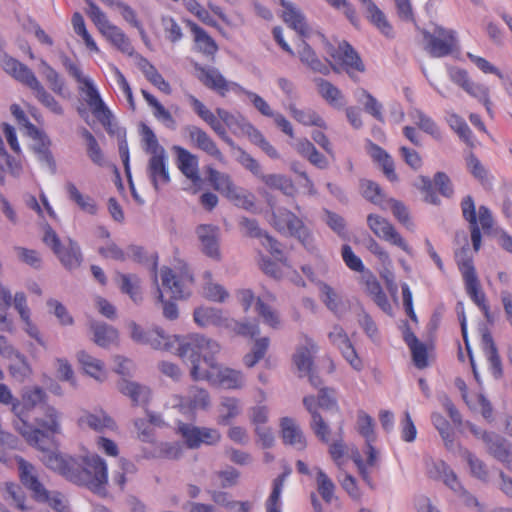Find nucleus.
Returning <instances> with one entry per match:
<instances>
[{
    "mask_svg": "<svg viewBox=\"0 0 512 512\" xmlns=\"http://www.w3.org/2000/svg\"><path fill=\"white\" fill-rule=\"evenodd\" d=\"M219 352L220 345L216 341L199 334L187 336L179 348V356L191 365L193 380H205L224 389H241L245 385L244 374L218 364L215 356Z\"/></svg>",
    "mask_w": 512,
    "mask_h": 512,
    "instance_id": "f257e3e1",
    "label": "nucleus"
},
{
    "mask_svg": "<svg viewBox=\"0 0 512 512\" xmlns=\"http://www.w3.org/2000/svg\"><path fill=\"white\" fill-rule=\"evenodd\" d=\"M44 465L67 480L86 486L92 492L104 494L108 484V467L105 460L98 454H87L80 457L62 455L58 452H48L42 455Z\"/></svg>",
    "mask_w": 512,
    "mask_h": 512,
    "instance_id": "f03ea898",
    "label": "nucleus"
},
{
    "mask_svg": "<svg viewBox=\"0 0 512 512\" xmlns=\"http://www.w3.org/2000/svg\"><path fill=\"white\" fill-rule=\"evenodd\" d=\"M61 416L62 414L55 407L46 405L44 417L36 419L38 428L23 421V427H18V431L30 445L42 451L43 455L54 452L52 450L56 446L54 436L62 432Z\"/></svg>",
    "mask_w": 512,
    "mask_h": 512,
    "instance_id": "7ed1b4c3",
    "label": "nucleus"
},
{
    "mask_svg": "<svg viewBox=\"0 0 512 512\" xmlns=\"http://www.w3.org/2000/svg\"><path fill=\"white\" fill-rule=\"evenodd\" d=\"M1 65L6 73L30 88L37 101L49 112L58 116L64 114V109L59 101L45 89L27 65L8 55L3 56Z\"/></svg>",
    "mask_w": 512,
    "mask_h": 512,
    "instance_id": "20e7f679",
    "label": "nucleus"
},
{
    "mask_svg": "<svg viewBox=\"0 0 512 512\" xmlns=\"http://www.w3.org/2000/svg\"><path fill=\"white\" fill-rule=\"evenodd\" d=\"M196 76L207 88L217 92L224 97L230 90L246 95L255 109L263 116L272 118L276 112L273 111L267 101L255 92L249 91L237 83L228 82L223 75L214 68H206L199 63H194Z\"/></svg>",
    "mask_w": 512,
    "mask_h": 512,
    "instance_id": "39448f33",
    "label": "nucleus"
},
{
    "mask_svg": "<svg viewBox=\"0 0 512 512\" xmlns=\"http://www.w3.org/2000/svg\"><path fill=\"white\" fill-rule=\"evenodd\" d=\"M64 66L69 75L78 83L79 93L90 108L93 116L101 123V125L109 130L112 126V113L103 101L93 80L85 76L80 67L72 62L69 58L64 61Z\"/></svg>",
    "mask_w": 512,
    "mask_h": 512,
    "instance_id": "423d86ee",
    "label": "nucleus"
},
{
    "mask_svg": "<svg viewBox=\"0 0 512 512\" xmlns=\"http://www.w3.org/2000/svg\"><path fill=\"white\" fill-rule=\"evenodd\" d=\"M205 173L210 186L235 206L245 210H252L255 207L254 194L238 187L228 173L221 172L210 165L205 167Z\"/></svg>",
    "mask_w": 512,
    "mask_h": 512,
    "instance_id": "0eeeda50",
    "label": "nucleus"
},
{
    "mask_svg": "<svg viewBox=\"0 0 512 512\" xmlns=\"http://www.w3.org/2000/svg\"><path fill=\"white\" fill-rule=\"evenodd\" d=\"M455 260L462 275L467 295L483 312L485 317L488 318L490 307L486 295L481 288L468 244L456 251Z\"/></svg>",
    "mask_w": 512,
    "mask_h": 512,
    "instance_id": "6e6552de",
    "label": "nucleus"
},
{
    "mask_svg": "<svg viewBox=\"0 0 512 512\" xmlns=\"http://www.w3.org/2000/svg\"><path fill=\"white\" fill-rule=\"evenodd\" d=\"M162 288L158 289L159 300L163 303V314L169 320L178 317V308L174 302L164 301V293L173 300L183 299L190 295L188 283L193 281L189 275H177L171 268L161 270Z\"/></svg>",
    "mask_w": 512,
    "mask_h": 512,
    "instance_id": "1a4fd4ad",
    "label": "nucleus"
},
{
    "mask_svg": "<svg viewBox=\"0 0 512 512\" xmlns=\"http://www.w3.org/2000/svg\"><path fill=\"white\" fill-rule=\"evenodd\" d=\"M270 224L278 232H288L290 236L297 238L308 251L316 249L311 231L303 220L288 209L280 208L272 213Z\"/></svg>",
    "mask_w": 512,
    "mask_h": 512,
    "instance_id": "9d476101",
    "label": "nucleus"
},
{
    "mask_svg": "<svg viewBox=\"0 0 512 512\" xmlns=\"http://www.w3.org/2000/svg\"><path fill=\"white\" fill-rule=\"evenodd\" d=\"M326 53L330 57V69L345 71L350 78L355 79L356 73L365 71V64L359 53L346 40L338 42L337 45L327 44Z\"/></svg>",
    "mask_w": 512,
    "mask_h": 512,
    "instance_id": "9b49d317",
    "label": "nucleus"
},
{
    "mask_svg": "<svg viewBox=\"0 0 512 512\" xmlns=\"http://www.w3.org/2000/svg\"><path fill=\"white\" fill-rule=\"evenodd\" d=\"M43 242L52 249L66 269L73 270L81 265L83 257L77 242L68 239L61 243L57 233L49 225L45 227Z\"/></svg>",
    "mask_w": 512,
    "mask_h": 512,
    "instance_id": "f8f14e48",
    "label": "nucleus"
},
{
    "mask_svg": "<svg viewBox=\"0 0 512 512\" xmlns=\"http://www.w3.org/2000/svg\"><path fill=\"white\" fill-rule=\"evenodd\" d=\"M424 49L435 58H441L452 54L458 49L456 32L440 26L432 32L423 31Z\"/></svg>",
    "mask_w": 512,
    "mask_h": 512,
    "instance_id": "ddd939ff",
    "label": "nucleus"
},
{
    "mask_svg": "<svg viewBox=\"0 0 512 512\" xmlns=\"http://www.w3.org/2000/svg\"><path fill=\"white\" fill-rule=\"evenodd\" d=\"M131 337L139 343L149 344L154 349L167 350L176 349L179 355L180 345L187 339V337H179L176 335H166L162 329L155 328L149 331H144L136 323L130 324Z\"/></svg>",
    "mask_w": 512,
    "mask_h": 512,
    "instance_id": "4468645a",
    "label": "nucleus"
},
{
    "mask_svg": "<svg viewBox=\"0 0 512 512\" xmlns=\"http://www.w3.org/2000/svg\"><path fill=\"white\" fill-rule=\"evenodd\" d=\"M177 433L190 449H197L201 445L213 446L221 440V433L215 428L198 427L182 421L177 422Z\"/></svg>",
    "mask_w": 512,
    "mask_h": 512,
    "instance_id": "2eb2a0df",
    "label": "nucleus"
},
{
    "mask_svg": "<svg viewBox=\"0 0 512 512\" xmlns=\"http://www.w3.org/2000/svg\"><path fill=\"white\" fill-rule=\"evenodd\" d=\"M427 473L430 478L443 480L449 488L458 493L466 506H479L478 500L462 487L457 475L444 461L432 462L427 468Z\"/></svg>",
    "mask_w": 512,
    "mask_h": 512,
    "instance_id": "dca6fc26",
    "label": "nucleus"
},
{
    "mask_svg": "<svg viewBox=\"0 0 512 512\" xmlns=\"http://www.w3.org/2000/svg\"><path fill=\"white\" fill-rule=\"evenodd\" d=\"M367 225L376 237L399 247L408 255H412V248L389 220L378 214H369Z\"/></svg>",
    "mask_w": 512,
    "mask_h": 512,
    "instance_id": "f3484780",
    "label": "nucleus"
},
{
    "mask_svg": "<svg viewBox=\"0 0 512 512\" xmlns=\"http://www.w3.org/2000/svg\"><path fill=\"white\" fill-rule=\"evenodd\" d=\"M216 114L235 135H245L258 147L266 140L262 132L241 114H232L223 108H217Z\"/></svg>",
    "mask_w": 512,
    "mask_h": 512,
    "instance_id": "a211bd4d",
    "label": "nucleus"
},
{
    "mask_svg": "<svg viewBox=\"0 0 512 512\" xmlns=\"http://www.w3.org/2000/svg\"><path fill=\"white\" fill-rule=\"evenodd\" d=\"M172 150L175 153V164L177 168L191 182L192 193H198L202 184L198 157L179 145H174Z\"/></svg>",
    "mask_w": 512,
    "mask_h": 512,
    "instance_id": "6ab92c4d",
    "label": "nucleus"
},
{
    "mask_svg": "<svg viewBox=\"0 0 512 512\" xmlns=\"http://www.w3.org/2000/svg\"><path fill=\"white\" fill-rule=\"evenodd\" d=\"M471 433L477 438L483 441L486 446L488 453L495 459L507 465L510 468L511 462V449L507 444V441L493 432H486L476 427L474 424H467Z\"/></svg>",
    "mask_w": 512,
    "mask_h": 512,
    "instance_id": "aec40b11",
    "label": "nucleus"
},
{
    "mask_svg": "<svg viewBox=\"0 0 512 512\" xmlns=\"http://www.w3.org/2000/svg\"><path fill=\"white\" fill-rule=\"evenodd\" d=\"M19 479L36 501H47L49 492L40 481L39 473L34 465L22 457H16Z\"/></svg>",
    "mask_w": 512,
    "mask_h": 512,
    "instance_id": "412c9836",
    "label": "nucleus"
},
{
    "mask_svg": "<svg viewBox=\"0 0 512 512\" xmlns=\"http://www.w3.org/2000/svg\"><path fill=\"white\" fill-rule=\"evenodd\" d=\"M76 425L80 431L103 433L105 430H115L116 422L103 409L93 411L83 409L77 417Z\"/></svg>",
    "mask_w": 512,
    "mask_h": 512,
    "instance_id": "4be33fe9",
    "label": "nucleus"
},
{
    "mask_svg": "<svg viewBox=\"0 0 512 512\" xmlns=\"http://www.w3.org/2000/svg\"><path fill=\"white\" fill-rule=\"evenodd\" d=\"M176 400L179 411L192 416L197 410H206L211 404L209 392L198 386H191L186 396H176Z\"/></svg>",
    "mask_w": 512,
    "mask_h": 512,
    "instance_id": "5701e85b",
    "label": "nucleus"
},
{
    "mask_svg": "<svg viewBox=\"0 0 512 512\" xmlns=\"http://www.w3.org/2000/svg\"><path fill=\"white\" fill-rule=\"evenodd\" d=\"M47 394L41 387L34 386L27 389L21 397V401L15 400L13 403L12 411L19 418L21 424H16L18 427H23L24 418L28 417V412L36 406L46 402Z\"/></svg>",
    "mask_w": 512,
    "mask_h": 512,
    "instance_id": "b1692460",
    "label": "nucleus"
},
{
    "mask_svg": "<svg viewBox=\"0 0 512 512\" xmlns=\"http://www.w3.org/2000/svg\"><path fill=\"white\" fill-rule=\"evenodd\" d=\"M186 131L192 145L213 157L220 163H225V156L218 148L216 142L202 128L191 125L186 127Z\"/></svg>",
    "mask_w": 512,
    "mask_h": 512,
    "instance_id": "393cba45",
    "label": "nucleus"
},
{
    "mask_svg": "<svg viewBox=\"0 0 512 512\" xmlns=\"http://www.w3.org/2000/svg\"><path fill=\"white\" fill-rule=\"evenodd\" d=\"M146 170L148 178L156 191H160L171 181L166 153L149 157Z\"/></svg>",
    "mask_w": 512,
    "mask_h": 512,
    "instance_id": "a878e982",
    "label": "nucleus"
},
{
    "mask_svg": "<svg viewBox=\"0 0 512 512\" xmlns=\"http://www.w3.org/2000/svg\"><path fill=\"white\" fill-rule=\"evenodd\" d=\"M202 251L208 257L219 260V228L211 224H201L196 228Z\"/></svg>",
    "mask_w": 512,
    "mask_h": 512,
    "instance_id": "bb28decb",
    "label": "nucleus"
},
{
    "mask_svg": "<svg viewBox=\"0 0 512 512\" xmlns=\"http://www.w3.org/2000/svg\"><path fill=\"white\" fill-rule=\"evenodd\" d=\"M280 433L285 445H290L299 451L306 448L307 442L305 436L294 419L283 417L280 420Z\"/></svg>",
    "mask_w": 512,
    "mask_h": 512,
    "instance_id": "cd10ccee",
    "label": "nucleus"
},
{
    "mask_svg": "<svg viewBox=\"0 0 512 512\" xmlns=\"http://www.w3.org/2000/svg\"><path fill=\"white\" fill-rule=\"evenodd\" d=\"M367 152L372 160L378 164L385 177L392 183L398 181V175L395 171V164L392 157L379 145L368 141Z\"/></svg>",
    "mask_w": 512,
    "mask_h": 512,
    "instance_id": "c85d7f7f",
    "label": "nucleus"
},
{
    "mask_svg": "<svg viewBox=\"0 0 512 512\" xmlns=\"http://www.w3.org/2000/svg\"><path fill=\"white\" fill-rule=\"evenodd\" d=\"M288 112L299 124L307 127H317L323 130L328 128L326 120L313 108H300L296 104H289Z\"/></svg>",
    "mask_w": 512,
    "mask_h": 512,
    "instance_id": "c756f323",
    "label": "nucleus"
},
{
    "mask_svg": "<svg viewBox=\"0 0 512 512\" xmlns=\"http://www.w3.org/2000/svg\"><path fill=\"white\" fill-rule=\"evenodd\" d=\"M194 112L205 121L211 129L221 138L227 139V133L224 125L222 124V120L219 118L218 114L215 115L211 110H209L204 103H202L198 98L194 95L189 94L187 96Z\"/></svg>",
    "mask_w": 512,
    "mask_h": 512,
    "instance_id": "7c9ffc66",
    "label": "nucleus"
},
{
    "mask_svg": "<svg viewBox=\"0 0 512 512\" xmlns=\"http://www.w3.org/2000/svg\"><path fill=\"white\" fill-rule=\"evenodd\" d=\"M188 25L193 34L195 50L207 58L214 59L218 52V45L215 40L198 24L189 21Z\"/></svg>",
    "mask_w": 512,
    "mask_h": 512,
    "instance_id": "2f4dec72",
    "label": "nucleus"
},
{
    "mask_svg": "<svg viewBox=\"0 0 512 512\" xmlns=\"http://www.w3.org/2000/svg\"><path fill=\"white\" fill-rule=\"evenodd\" d=\"M461 209L464 219L470 224L471 241L474 251L477 252L481 246L482 235L477 222L475 203L470 195L463 198L461 202Z\"/></svg>",
    "mask_w": 512,
    "mask_h": 512,
    "instance_id": "473e14b6",
    "label": "nucleus"
},
{
    "mask_svg": "<svg viewBox=\"0 0 512 512\" xmlns=\"http://www.w3.org/2000/svg\"><path fill=\"white\" fill-rule=\"evenodd\" d=\"M481 343L492 375L497 379L501 378L503 375L502 361L494 339L489 331H485L482 334Z\"/></svg>",
    "mask_w": 512,
    "mask_h": 512,
    "instance_id": "72a5a7b5",
    "label": "nucleus"
},
{
    "mask_svg": "<svg viewBox=\"0 0 512 512\" xmlns=\"http://www.w3.org/2000/svg\"><path fill=\"white\" fill-rule=\"evenodd\" d=\"M363 283L365 286V292L372 298L374 303L381 310L389 313L391 311V304L377 278L371 272H368L363 276Z\"/></svg>",
    "mask_w": 512,
    "mask_h": 512,
    "instance_id": "f704fd0d",
    "label": "nucleus"
},
{
    "mask_svg": "<svg viewBox=\"0 0 512 512\" xmlns=\"http://www.w3.org/2000/svg\"><path fill=\"white\" fill-rule=\"evenodd\" d=\"M280 3L284 8L282 14L284 22L301 36H306L309 32V27L302 12L291 2L281 0Z\"/></svg>",
    "mask_w": 512,
    "mask_h": 512,
    "instance_id": "c9c22d12",
    "label": "nucleus"
},
{
    "mask_svg": "<svg viewBox=\"0 0 512 512\" xmlns=\"http://www.w3.org/2000/svg\"><path fill=\"white\" fill-rule=\"evenodd\" d=\"M65 191L70 201L77 205V207L84 213L89 215H96L98 212V205L94 198L89 195L83 194L76 186L75 183L68 181L65 183Z\"/></svg>",
    "mask_w": 512,
    "mask_h": 512,
    "instance_id": "e433bc0d",
    "label": "nucleus"
},
{
    "mask_svg": "<svg viewBox=\"0 0 512 512\" xmlns=\"http://www.w3.org/2000/svg\"><path fill=\"white\" fill-rule=\"evenodd\" d=\"M315 85L319 95L333 108L341 109L345 106V96L342 91L323 78H316Z\"/></svg>",
    "mask_w": 512,
    "mask_h": 512,
    "instance_id": "4c0bfd02",
    "label": "nucleus"
},
{
    "mask_svg": "<svg viewBox=\"0 0 512 512\" xmlns=\"http://www.w3.org/2000/svg\"><path fill=\"white\" fill-rule=\"evenodd\" d=\"M306 345L299 347L293 355V362L297 367L300 376L312 372L313 353L317 351V345L308 336H304Z\"/></svg>",
    "mask_w": 512,
    "mask_h": 512,
    "instance_id": "58836bf2",
    "label": "nucleus"
},
{
    "mask_svg": "<svg viewBox=\"0 0 512 512\" xmlns=\"http://www.w3.org/2000/svg\"><path fill=\"white\" fill-rule=\"evenodd\" d=\"M119 391L129 397L134 405H147L150 399L151 391L145 386L137 382L122 379L118 383Z\"/></svg>",
    "mask_w": 512,
    "mask_h": 512,
    "instance_id": "ea45409f",
    "label": "nucleus"
},
{
    "mask_svg": "<svg viewBox=\"0 0 512 512\" xmlns=\"http://www.w3.org/2000/svg\"><path fill=\"white\" fill-rule=\"evenodd\" d=\"M291 472L292 469L285 465L283 473L273 480L271 493L265 502L266 512H282L281 494L284 483Z\"/></svg>",
    "mask_w": 512,
    "mask_h": 512,
    "instance_id": "a19ab883",
    "label": "nucleus"
},
{
    "mask_svg": "<svg viewBox=\"0 0 512 512\" xmlns=\"http://www.w3.org/2000/svg\"><path fill=\"white\" fill-rule=\"evenodd\" d=\"M274 301L275 296L271 293H267L262 298L259 297L256 301V311L265 324L277 329L281 323L279 313L269 304V302Z\"/></svg>",
    "mask_w": 512,
    "mask_h": 512,
    "instance_id": "79ce46f5",
    "label": "nucleus"
},
{
    "mask_svg": "<svg viewBox=\"0 0 512 512\" xmlns=\"http://www.w3.org/2000/svg\"><path fill=\"white\" fill-rule=\"evenodd\" d=\"M315 397L314 396H306L303 399V404L306 409L310 412L312 416L311 427L316 434V436L323 442H328L330 429L328 425L324 422L322 416L316 411L315 405Z\"/></svg>",
    "mask_w": 512,
    "mask_h": 512,
    "instance_id": "37998d69",
    "label": "nucleus"
},
{
    "mask_svg": "<svg viewBox=\"0 0 512 512\" xmlns=\"http://www.w3.org/2000/svg\"><path fill=\"white\" fill-rule=\"evenodd\" d=\"M141 94L149 107L152 109L153 116L169 129H175L176 121L169 110L150 92L141 89Z\"/></svg>",
    "mask_w": 512,
    "mask_h": 512,
    "instance_id": "c03bdc74",
    "label": "nucleus"
},
{
    "mask_svg": "<svg viewBox=\"0 0 512 512\" xmlns=\"http://www.w3.org/2000/svg\"><path fill=\"white\" fill-rule=\"evenodd\" d=\"M404 341L411 351L414 365L418 369L426 368L428 366V352L425 344L420 342L417 336L409 330L404 334Z\"/></svg>",
    "mask_w": 512,
    "mask_h": 512,
    "instance_id": "a18cd8bd",
    "label": "nucleus"
},
{
    "mask_svg": "<svg viewBox=\"0 0 512 512\" xmlns=\"http://www.w3.org/2000/svg\"><path fill=\"white\" fill-rule=\"evenodd\" d=\"M195 322L202 327L228 326V319L223 317L222 311L213 307H200L194 311Z\"/></svg>",
    "mask_w": 512,
    "mask_h": 512,
    "instance_id": "49530a36",
    "label": "nucleus"
},
{
    "mask_svg": "<svg viewBox=\"0 0 512 512\" xmlns=\"http://www.w3.org/2000/svg\"><path fill=\"white\" fill-rule=\"evenodd\" d=\"M298 54L300 61L313 72L323 75H328L330 73L329 65L321 61L315 51L305 41L302 42V45L298 50Z\"/></svg>",
    "mask_w": 512,
    "mask_h": 512,
    "instance_id": "de8ad7c7",
    "label": "nucleus"
},
{
    "mask_svg": "<svg viewBox=\"0 0 512 512\" xmlns=\"http://www.w3.org/2000/svg\"><path fill=\"white\" fill-rule=\"evenodd\" d=\"M118 50L121 52L132 55L134 48L129 38L117 26L110 24L105 30L101 32Z\"/></svg>",
    "mask_w": 512,
    "mask_h": 512,
    "instance_id": "09e8293b",
    "label": "nucleus"
},
{
    "mask_svg": "<svg viewBox=\"0 0 512 512\" xmlns=\"http://www.w3.org/2000/svg\"><path fill=\"white\" fill-rule=\"evenodd\" d=\"M261 181L269 188L280 190L287 196H293L296 192V187L293 181L281 174H262L260 176Z\"/></svg>",
    "mask_w": 512,
    "mask_h": 512,
    "instance_id": "8fccbe9b",
    "label": "nucleus"
},
{
    "mask_svg": "<svg viewBox=\"0 0 512 512\" xmlns=\"http://www.w3.org/2000/svg\"><path fill=\"white\" fill-rule=\"evenodd\" d=\"M369 14L370 22L377 27V29L385 36L391 37L393 35V27L388 22L385 14L377 7V5L369 0L364 4Z\"/></svg>",
    "mask_w": 512,
    "mask_h": 512,
    "instance_id": "3c124183",
    "label": "nucleus"
},
{
    "mask_svg": "<svg viewBox=\"0 0 512 512\" xmlns=\"http://www.w3.org/2000/svg\"><path fill=\"white\" fill-rule=\"evenodd\" d=\"M79 134L86 142V151L89 159L98 166H103L105 157L95 136L85 127L79 129Z\"/></svg>",
    "mask_w": 512,
    "mask_h": 512,
    "instance_id": "603ef678",
    "label": "nucleus"
},
{
    "mask_svg": "<svg viewBox=\"0 0 512 512\" xmlns=\"http://www.w3.org/2000/svg\"><path fill=\"white\" fill-rule=\"evenodd\" d=\"M141 71L143 72L146 79L154 85L161 92L170 95L172 88L169 82L158 72L156 67L151 64L148 60L144 59L140 64Z\"/></svg>",
    "mask_w": 512,
    "mask_h": 512,
    "instance_id": "864d4df0",
    "label": "nucleus"
},
{
    "mask_svg": "<svg viewBox=\"0 0 512 512\" xmlns=\"http://www.w3.org/2000/svg\"><path fill=\"white\" fill-rule=\"evenodd\" d=\"M218 424L227 425L241 413L239 399L235 397H223L219 405Z\"/></svg>",
    "mask_w": 512,
    "mask_h": 512,
    "instance_id": "5fc2aeb1",
    "label": "nucleus"
},
{
    "mask_svg": "<svg viewBox=\"0 0 512 512\" xmlns=\"http://www.w3.org/2000/svg\"><path fill=\"white\" fill-rule=\"evenodd\" d=\"M91 329L94 334V342L101 347H108L118 339V332L105 323H93Z\"/></svg>",
    "mask_w": 512,
    "mask_h": 512,
    "instance_id": "6e6d98bb",
    "label": "nucleus"
},
{
    "mask_svg": "<svg viewBox=\"0 0 512 512\" xmlns=\"http://www.w3.org/2000/svg\"><path fill=\"white\" fill-rule=\"evenodd\" d=\"M360 189L362 196L366 200L370 201L371 203L381 208H385L387 198L379 184L372 180H361Z\"/></svg>",
    "mask_w": 512,
    "mask_h": 512,
    "instance_id": "4d7b16f0",
    "label": "nucleus"
},
{
    "mask_svg": "<svg viewBox=\"0 0 512 512\" xmlns=\"http://www.w3.org/2000/svg\"><path fill=\"white\" fill-rule=\"evenodd\" d=\"M78 361L83 370L91 377L101 380L105 377L104 364L99 359L94 358L85 351L78 353Z\"/></svg>",
    "mask_w": 512,
    "mask_h": 512,
    "instance_id": "13d9d810",
    "label": "nucleus"
},
{
    "mask_svg": "<svg viewBox=\"0 0 512 512\" xmlns=\"http://www.w3.org/2000/svg\"><path fill=\"white\" fill-rule=\"evenodd\" d=\"M466 165L468 171L472 176L477 179L483 186H491L492 182L488 170L484 167L481 161L474 153H469L466 158Z\"/></svg>",
    "mask_w": 512,
    "mask_h": 512,
    "instance_id": "bf43d9fd",
    "label": "nucleus"
},
{
    "mask_svg": "<svg viewBox=\"0 0 512 512\" xmlns=\"http://www.w3.org/2000/svg\"><path fill=\"white\" fill-rule=\"evenodd\" d=\"M204 277L207 280L203 287L204 297L213 302H224L229 296L228 291L222 285L211 282V272H205Z\"/></svg>",
    "mask_w": 512,
    "mask_h": 512,
    "instance_id": "052dcab7",
    "label": "nucleus"
},
{
    "mask_svg": "<svg viewBox=\"0 0 512 512\" xmlns=\"http://www.w3.org/2000/svg\"><path fill=\"white\" fill-rule=\"evenodd\" d=\"M71 21L74 32L83 39L87 49L91 52H99L96 42L86 29L85 21L81 13L75 12Z\"/></svg>",
    "mask_w": 512,
    "mask_h": 512,
    "instance_id": "680f3d73",
    "label": "nucleus"
},
{
    "mask_svg": "<svg viewBox=\"0 0 512 512\" xmlns=\"http://www.w3.org/2000/svg\"><path fill=\"white\" fill-rule=\"evenodd\" d=\"M120 289L122 293L129 295V297L138 303L142 299L140 290V280L133 274H120Z\"/></svg>",
    "mask_w": 512,
    "mask_h": 512,
    "instance_id": "e2e57ef3",
    "label": "nucleus"
},
{
    "mask_svg": "<svg viewBox=\"0 0 512 512\" xmlns=\"http://www.w3.org/2000/svg\"><path fill=\"white\" fill-rule=\"evenodd\" d=\"M118 464L120 470L113 474L112 481L121 491H123L128 478L137 473V467L133 462L125 458L119 459Z\"/></svg>",
    "mask_w": 512,
    "mask_h": 512,
    "instance_id": "0e129e2a",
    "label": "nucleus"
},
{
    "mask_svg": "<svg viewBox=\"0 0 512 512\" xmlns=\"http://www.w3.org/2000/svg\"><path fill=\"white\" fill-rule=\"evenodd\" d=\"M315 470L317 490L326 503H331L334 498L336 486L321 468H316Z\"/></svg>",
    "mask_w": 512,
    "mask_h": 512,
    "instance_id": "69168bd1",
    "label": "nucleus"
},
{
    "mask_svg": "<svg viewBox=\"0 0 512 512\" xmlns=\"http://www.w3.org/2000/svg\"><path fill=\"white\" fill-rule=\"evenodd\" d=\"M390 208L394 217L398 220L399 223L404 225L408 229L413 228V222L410 218V214L408 208L405 204L399 200L394 198H387L385 208Z\"/></svg>",
    "mask_w": 512,
    "mask_h": 512,
    "instance_id": "338daca9",
    "label": "nucleus"
},
{
    "mask_svg": "<svg viewBox=\"0 0 512 512\" xmlns=\"http://www.w3.org/2000/svg\"><path fill=\"white\" fill-rule=\"evenodd\" d=\"M448 124L468 146L472 147L474 145L472 131L462 117L451 114L448 118Z\"/></svg>",
    "mask_w": 512,
    "mask_h": 512,
    "instance_id": "774afa93",
    "label": "nucleus"
}]
</instances>
